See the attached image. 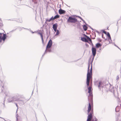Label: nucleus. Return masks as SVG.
Here are the masks:
<instances>
[{"instance_id":"423d86ee","label":"nucleus","mask_w":121,"mask_h":121,"mask_svg":"<svg viewBox=\"0 0 121 121\" xmlns=\"http://www.w3.org/2000/svg\"><path fill=\"white\" fill-rule=\"evenodd\" d=\"M92 52L93 56L94 57L96 53V48L94 47H92L91 49Z\"/></svg>"},{"instance_id":"5701e85b","label":"nucleus","mask_w":121,"mask_h":121,"mask_svg":"<svg viewBox=\"0 0 121 121\" xmlns=\"http://www.w3.org/2000/svg\"><path fill=\"white\" fill-rule=\"evenodd\" d=\"M86 46H87V47H88V46H89L88 45V44H87V43H86Z\"/></svg>"},{"instance_id":"f03ea898","label":"nucleus","mask_w":121,"mask_h":121,"mask_svg":"<svg viewBox=\"0 0 121 121\" xmlns=\"http://www.w3.org/2000/svg\"><path fill=\"white\" fill-rule=\"evenodd\" d=\"M92 64L89 63L88 64V70L87 75L86 83L87 86L89 85V82L92 80Z\"/></svg>"},{"instance_id":"4be33fe9","label":"nucleus","mask_w":121,"mask_h":121,"mask_svg":"<svg viewBox=\"0 0 121 121\" xmlns=\"http://www.w3.org/2000/svg\"><path fill=\"white\" fill-rule=\"evenodd\" d=\"M117 121H119V120L118 119V117H117Z\"/></svg>"},{"instance_id":"9b49d317","label":"nucleus","mask_w":121,"mask_h":121,"mask_svg":"<svg viewBox=\"0 0 121 121\" xmlns=\"http://www.w3.org/2000/svg\"><path fill=\"white\" fill-rule=\"evenodd\" d=\"M102 46V45L99 43H97L96 44L95 47L96 48H98L99 47H101Z\"/></svg>"},{"instance_id":"f8f14e48","label":"nucleus","mask_w":121,"mask_h":121,"mask_svg":"<svg viewBox=\"0 0 121 121\" xmlns=\"http://www.w3.org/2000/svg\"><path fill=\"white\" fill-rule=\"evenodd\" d=\"M38 34L40 35L41 38L42 42L43 43H44V40L43 38V36L42 33H39Z\"/></svg>"},{"instance_id":"9d476101","label":"nucleus","mask_w":121,"mask_h":121,"mask_svg":"<svg viewBox=\"0 0 121 121\" xmlns=\"http://www.w3.org/2000/svg\"><path fill=\"white\" fill-rule=\"evenodd\" d=\"M84 35V36L85 37H86V38L92 44V46H93V43H92V41L91 40V39H90V38H89L88 36H87L85 34Z\"/></svg>"},{"instance_id":"2eb2a0df","label":"nucleus","mask_w":121,"mask_h":121,"mask_svg":"<svg viewBox=\"0 0 121 121\" xmlns=\"http://www.w3.org/2000/svg\"><path fill=\"white\" fill-rule=\"evenodd\" d=\"M83 28L84 30L85 31L87 29V26L85 25H84L83 26Z\"/></svg>"},{"instance_id":"6e6552de","label":"nucleus","mask_w":121,"mask_h":121,"mask_svg":"<svg viewBox=\"0 0 121 121\" xmlns=\"http://www.w3.org/2000/svg\"><path fill=\"white\" fill-rule=\"evenodd\" d=\"M59 13L60 14H65L66 11L64 10L60 9L58 11Z\"/></svg>"},{"instance_id":"b1692460","label":"nucleus","mask_w":121,"mask_h":121,"mask_svg":"<svg viewBox=\"0 0 121 121\" xmlns=\"http://www.w3.org/2000/svg\"><path fill=\"white\" fill-rule=\"evenodd\" d=\"M102 37L104 39V38H103V34H102Z\"/></svg>"},{"instance_id":"f257e3e1","label":"nucleus","mask_w":121,"mask_h":121,"mask_svg":"<svg viewBox=\"0 0 121 121\" xmlns=\"http://www.w3.org/2000/svg\"><path fill=\"white\" fill-rule=\"evenodd\" d=\"M88 93L89 94L88 96L89 101L88 106V107L87 111L88 112L91 111V112L88 116V121H89L90 119L92 117V114L93 113V95L92 93H91V87H89L88 88Z\"/></svg>"},{"instance_id":"7ed1b4c3","label":"nucleus","mask_w":121,"mask_h":121,"mask_svg":"<svg viewBox=\"0 0 121 121\" xmlns=\"http://www.w3.org/2000/svg\"><path fill=\"white\" fill-rule=\"evenodd\" d=\"M6 38V34L0 33V43L1 42L2 40L4 41Z\"/></svg>"},{"instance_id":"0eeeda50","label":"nucleus","mask_w":121,"mask_h":121,"mask_svg":"<svg viewBox=\"0 0 121 121\" xmlns=\"http://www.w3.org/2000/svg\"><path fill=\"white\" fill-rule=\"evenodd\" d=\"M52 41L50 39L49 41L48 44L47 46L46 49L47 50L48 49L50 48L52 45Z\"/></svg>"},{"instance_id":"a211bd4d","label":"nucleus","mask_w":121,"mask_h":121,"mask_svg":"<svg viewBox=\"0 0 121 121\" xmlns=\"http://www.w3.org/2000/svg\"><path fill=\"white\" fill-rule=\"evenodd\" d=\"M107 36L108 37L109 39H111V37L110 35V34L108 32L107 33Z\"/></svg>"},{"instance_id":"dca6fc26","label":"nucleus","mask_w":121,"mask_h":121,"mask_svg":"<svg viewBox=\"0 0 121 121\" xmlns=\"http://www.w3.org/2000/svg\"><path fill=\"white\" fill-rule=\"evenodd\" d=\"M52 18L53 17H52L50 19H47L46 20V21H48L49 22L52 20H52Z\"/></svg>"},{"instance_id":"20e7f679","label":"nucleus","mask_w":121,"mask_h":121,"mask_svg":"<svg viewBox=\"0 0 121 121\" xmlns=\"http://www.w3.org/2000/svg\"><path fill=\"white\" fill-rule=\"evenodd\" d=\"M67 22H76V19L73 16L69 17L67 20Z\"/></svg>"},{"instance_id":"39448f33","label":"nucleus","mask_w":121,"mask_h":121,"mask_svg":"<svg viewBox=\"0 0 121 121\" xmlns=\"http://www.w3.org/2000/svg\"><path fill=\"white\" fill-rule=\"evenodd\" d=\"M87 112H88V116L87 117V121H88V116L89 115V114H90V113H91V111H90L89 112H88L87 111ZM93 113L92 114V117H91V118H90V120H89L88 121H97V119H96V118H93Z\"/></svg>"},{"instance_id":"aec40b11","label":"nucleus","mask_w":121,"mask_h":121,"mask_svg":"<svg viewBox=\"0 0 121 121\" xmlns=\"http://www.w3.org/2000/svg\"><path fill=\"white\" fill-rule=\"evenodd\" d=\"M103 33H104V34H107L106 32L105 31H103Z\"/></svg>"},{"instance_id":"412c9836","label":"nucleus","mask_w":121,"mask_h":121,"mask_svg":"<svg viewBox=\"0 0 121 121\" xmlns=\"http://www.w3.org/2000/svg\"><path fill=\"white\" fill-rule=\"evenodd\" d=\"M54 30V31H55V32H56V31H57V29H53Z\"/></svg>"},{"instance_id":"6ab92c4d","label":"nucleus","mask_w":121,"mask_h":121,"mask_svg":"<svg viewBox=\"0 0 121 121\" xmlns=\"http://www.w3.org/2000/svg\"><path fill=\"white\" fill-rule=\"evenodd\" d=\"M59 33H60V32L59 31V30H57V32L56 33V34L55 35H59Z\"/></svg>"},{"instance_id":"4468645a","label":"nucleus","mask_w":121,"mask_h":121,"mask_svg":"<svg viewBox=\"0 0 121 121\" xmlns=\"http://www.w3.org/2000/svg\"><path fill=\"white\" fill-rule=\"evenodd\" d=\"M59 15H56L54 17H53L52 20H54L56 19L57 18H59Z\"/></svg>"},{"instance_id":"1a4fd4ad","label":"nucleus","mask_w":121,"mask_h":121,"mask_svg":"<svg viewBox=\"0 0 121 121\" xmlns=\"http://www.w3.org/2000/svg\"><path fill=\"white\" fill-rule=\"evenodd\" d=\"M81 40L83 41H84L86 42H87L88 43V40L87 39V38H86L84 37H82L81 38Z\"/></svg>"},{"instance_id":"f3484780","label":"nucleus","mask_w":121,"mask_h":121,"mask_svg":"<svg viewBox=\"0 0 121 121\" xmlns=\"http://www.w3.org/2000/svg\"><path fill=\"white\" fill-rule=\"evenodd\" d=\"M102 83L101 82H99V85L98 86L99 87L101 86L102 85Z\"/></svg>"},{"instance_id":"ddd939ff","label":"nucleus","mask_w":121,"mask_h":121,"mask_svg":"<svg viewBox=\"0 0 121 121\" xmlns=\"http://www.w3.org/2000/svg\"><path fill=\"white\" fill-rule=\"evenodd\" d=\"M53 29H57V24H54L53 25Z\"/></svg>"}]
</instances>
